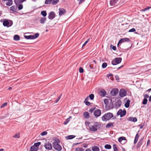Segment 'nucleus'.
Masks as SVG:
<instances>
[{"label": "nucleus", "instance_id": "obj_1", "mask_svg": "<svg viewBox=\"0 0 151 151\" xmlns=\"http://www.w3.org/2000/svg\"><path fill=\"white\" fill-rule=\"evenodd\" d=\"M113 116V114L110 112H108L105 114L101 117L102 120L103 121H107L110 120Z\"/></svg>", "mask_w": 151, "mask_h": 151}, {"label": "nucleus", "instance_id": "obj_2", "mask_svg": "<svg viewBox=\"0 0 151 151\" xmlns=\"http://www.w3.org/2000/svg\"><path fill=\"white\" fill-rule=\"evenodd\" d=\"M122 60L121 58H116L112 61L111 64L113 65H116L120 63Z\"/></svg>", "mask_w": 151, "mask_h": 151}, {"label": "nucleus", "instance_id": "obj_3", "mask_svg": "<svg viewBox=\"0 0 151 151\" xmlns=\"http://www.w3.org/2000/svg\"><path fill=\"white\" fill-rule=\"evenodd\" d=\"M54 148L58 151H60L62 150L61 146L57 142H55L53 143Z\"/></svg>", "mask_w": 151, "mask_h": 151}, {"label": "nucleus", "instance_id": "obj_4", "mask_svg": "<svg viewBox=\"0 0 151 151\" xmlns=\"http://www.w3.org/2000/svg\"><path fill=\"white\" fill-rule=\"evenodd\" d=\"M38 33H36L34 35H30L28 36H25V38L27 39H34L37 38L39 36Z\"/></svg>", "mask_w": 151, "mask_h": 151}, {"label": "nucleus", "instance_id": "obj_5", "mask_svg": "<svg viewBox=\"0 0 151 151\" xmlns=\"http://www.w3.org/2000/svg\"><path fill=\"white\" fill-rule=\"evenodd\" d=\"M126 111L125 110L123 111L122 109H120L117 113V115H120L121 117H122L125 116L126 114Z\"/></svg>", "mask_w": 151, "mask_h": 151}, {"label": "nucleus", "instance_id": "obj_6", "mask_svg": "<svg viewBox=\"0 0 151 151\" xmlns=\"http://www.w3.org/2000/svg\"><path fill=\"white\" fill-rule=\"evenodd\" d=\"M44 146L45 149L47 150H51L52 148L51 143L49 142L45 143Z\"/></svg>", "mask_w": 151, "mask_h": 151}, {"label": "nucleus", "instance_id": "obj_7", "mask_svg": "<svg viewBox=\"0 0 151 151\" xmlns=\"http://www.w3.org/2000/svg\"><path fill=\"white\" fill-rule=\"evenodd\" d=\"M101 114V111L100 110L97 109L95 110L93 113L94 116L96 117L99 116Z\"/></svg>", "mask_w": 151, "mask_h": 151}, {"label": "nucleus", "instance_id": "obj_8", "mask_svg": "<svg viewBox=\"0 0 151 151\" xmlns=\"http://www.w3.org/2000/svg\"><path fill=\"white\" fill-rule=\"evenodd\" d=\"M129 39L127 37L125 38H122L119 40V42L117 44V46H119V44H121L123 42H129Z\"/></svg>", "mask_w": 151, "mask_h": 151}, {"label": "nucleus", "instance_id": "obj_9", "mask_svg": "<svg viewBox=\"0 0 151 151\" xmlns=\"http://www.w3.org/2000/svg\"><path fill=\"white\" fill-rule=\"evenodd\" d=\"M126 92L124 89H122L120 90L119 92V96L121 97H123L126 95Z\"/></svg>", "mask_w": 151, "mask_h": 151}, {"label": "nucleus", "instance_id": "obj_10", "mask_svg": "<svg viewBox=\"0 0 151 151\" xmlns=\"http://www.w3.org/2000/svg\"><path fill=\"white\" fill-rule=\"evenodd\" d=\"M55 17V14L53 12H50L49 14L48 18L50 19H53Z\"/></svg>", "mask_w": 151, "mask_h": 151}, {"label": "nucleus", "instance_id": "obj_11", "mask_svg": "<svg viewBox=\"0 0 151 151\" xmlns=\"http://www.w3.org/2000/svg\"><path fill=\"white\" fill-rule=\"evenodd\" d=\"M59 15L60 16L66 13L65 9L63 8H60L59 9Z\"/></svg>", "mask_w": 151, "mask_h": 151}, {"label": "nucleus", "instance_id": "obj_12", "mask_svg": "<svg viewBox=\"0 0 151 151\" xmlns=\"http://www.w3.org/2000/svg\"><path fill=\"white\" fill-rule=\"evenodd\" d=\"M119 90L118 89L116 88L112 90L111 92V94L113 96L116 95L118 92Z\"/></svg>", "mask_w": 151, "mask_h": 151}, {"label": "nucleus", "instance_id": "obj_13", "mask_svg": "<svg viewBox=\"0 0 151 151\" xmlns=\"http://www.w3.org/2000/svg\"><path fill=\"white\" fill-rule=\"evenodd\" d=\"M127 120L128 121H131L135 122L137 121V119L135 117H129L127 118Z\"/></svg>", "mask_w": 151, "mask_h": 151}, {"label": "nucleus", "instance_id": "obj_14", "mask_svg": "<svg viewBox=\"0 0 151 151\" xmlns=\"http://www.w3.org/2000/svg\"><path fill=\"white\" fill-rule=\"evenodd\" d=\"M3 24L4 26L9 27L11 26L12 25V23L10 24V25H9V22L8 21L6 20L4 21Z\"/></svg>", "mask_w": 151, "mask_h": 151}, {"label": "nucleus", "instance_id": "obj_15", "mask_svg": "<svg viewBox=\"0 0 151 151\" xmlns=\"http://www.w3.org/2000/svg\"><path fill=\"white\" fill-rule=\"evenodd\" d=\"M106 94V92L104 90H102L100 91V95L101 96H105Z\"/></svg>", "mask_w": 151, "mask_h": 151}, {"label": "nucleus", "instance_id": "obj_16", "mask_svg": "<svg viewBox=\"0 0 151 151\" xmlns=\"http://www.w3.org/2000/svg\"><path fill=\"white\" fill-rule=\"evenodd\" d=\"M89 129L91 131L96 132L97 130V129L94 125H91L89 127Z\"/></svg>", "mask_w": 151, "mask_h": 151}, {"label": "nucleus", "instance_id": "obj_17", "mask_svg": "<svg viewBox=\"0 0 151 151\" xmlns=\"http://www.w3.org/2000/svg\"><path fill=\"white\" fill-rule=\"evenodd\" d=\"M114 122H109L106 125V128H109L114 127Z\"/></svg>", "mask_w": 151, "mask_h": 151}, {"label": "nucleus", "instance_id": "obj_18", "mask_svg": "<svg viewBox=\"0 0 151 151\" xmlns=\"http://www.w3.org/2000/svg\"><path fill=\"white\" fill-rule=\"evenodd\" d=\"M143 138H142L140 139L139 142H138L137 145V148L139 147L142 145L143 141Z\"/></svg>", "mask_w": 151, "mask_h": 151}, {"label": "nucleus", "instance_id": "obj_19", "mask_svg": "<svg viewBox=\"0 0 151 151\" xmlns=\"http://www.w3.org/2000/svg\"><path fill=\"white\" fill-rule=\"evenodd\" d=\"M92 150L93 151H99L100 149L99 147L95 146L92 147Z\"/></svg>", "mask_w": 151, "mask_h": 151}, {"label": "nucleus", "instance_id": "obj_20", "mask_svg": "<svg viewBox=\"0 0 151 151\" xmlns=\"http://www.w3.org/2000/svg\"><path fill=\"white\" fill-rule=\"evenodd\" d=\"M83 115L86 119H88L89 116V114L88 112H85L83 113Z\"/></svg>", "mask_w": 151, "mask_h": 151}, {"label": "nucleus", "instance_id": "obj_21", "mask_svg": "<svg viewBox=\"0 0 151 151\" xmlns=\"http://www.w3.org/2000/svg\"><path fill=\"white\" fill-rule=\"evenodd\" d=\"M15 3L16 4H19L22 3L24 1H26L27 0H14Z\"/></svg>", "mask_w": 151, "mask_h": 151}, {"label": "nucleus", "instance_id": "obj_22", "mask_svg": "<svg viewBox=\"0 0 151 151\" xmlns=\"http://www.w3.org/2000/svg\"><path fill=\"white\" fill-rule=\"evenodd\" d=\"M139 137V136L138 135V134L137 133L136 135V136H135V138L134 140V144H136L137 143V142L138 141Z\"/></svg>", "mask_w": 151, "mask_h": 151}, {"label": "nucleus", "instance_id": "obj_23", "mask_svg": "<svg viewBox=\"0 0 151 151\" xmlns=\"http://www.w3.org/2000/svg\"><path fill=\"white\" fill-rule=\"evenodd\" d=\"M72 118V117L70 116L64 122L63 124L64 125L67 124L70 121V119Z\"/></svg>", "mask_w": 151, "mask_h": 151}, {"label": "nucleus", "instance_id": "obj_24", "mask_svg": "<svg viewBox=\"0 0 151 151\" xmlns=\"http://www.w3.org/2000/svg\"><path fill=\"white\" fill-rule=\"evenodd\" d=\"M7 2L6 3V5L8 6H10L12 4V0H7Z\"/></svg>", "mask_w": 151, "mask_h": 151}, {"label": "nucleus", "instance_id": "obj_25", "mask_svg": "<svg viewBox=\"0 0 151 151\" xmlns=\"http://www.w3.org/2000/svg\"><path fill=\"white\" fill-rule=\"evenodd\" d=\"M38 149V148H37L33 145L30 148V151H37Z\"/></svg>", "mask_w": 151, "mask_h": 151}, {"label": "nucleus", "instance_id": "obj_26", "mask_svg": "<svg viewBox=\"0 0 151 151\" xmlns=\"http://www.w3.org/2000/svg\"><path fill=\"white\" fill-rule=\"evenodd\" d=\"M94 126H95V127H96V128H97V129H99L100 128L101 125L99 123L97 122H96L94 123Z\"/></svg>", "mask_w": 151, "mask_h": 151}, {"label": "nucleus", "instance_id": "obj_27", "mask_svg": "<svg viewBox=\"0 0 151 151\" xmlns=\"http://www.w3.org/2000/svg\"><path fill=\"white\" fill-rule=\"evenodd\" d=\"M130 103V101L129 100H127L124 104L125 107L126 108H128L129 106Z\"/></svg>", "mask_w": 151, "mask_h": 151}, {"label": "nucleus", "instance_id": "obj_28", "mask_svg": "<svg viewBox=\"0 0 151 151\" xmlns=\"http://www.w3.org/2000/svg\"><path fill=\"white\" fill-rule=\"evenodd\" d=\"M76 136L74 135H70L66 137L67 139H72L75 137Z\"/></svg>", "mask_w": 151, "mask_h": 151}, {"label": "nucleus", "instance_id": "obj_29", "mask_svg": "<svg viewBox=\"0 0 151 151\" xmlns=\"http://www.w3.org/2000/svg\"><path fill=\"white\" fill-rule=\"evenodd\" d=\"M14 39L16 41H18L20 40V37L18 35H15L14 36Z\"/></svg>", "mask_w": 151, "mask_h": 151}, {"label": "nucleus", "instance_id": "obj_30", "mask_svg": "<svg viewBox=\"0 0 151 151\" xmlns=\"http://www.w3.org/2000/svg\"><path fill=\"white\" fill-rule=\"evenodd\" d=\"M126 138L124 137H119L118 139V141L119 142H121L122 140H125Z\"/></svg>", "mask_w": 151, "mask_h": 151}, {"label": "nucleus", "instance_id": "obj_31", "mask_svg": "<svg viewBox=\"0 0 151 151\" xmlns=\"http://www.w3.org/2000/svg\"><path fill=\"white\" fill-rule=\"evenodd\" d=\"M20 137V134L19 133L15 134L12 136V137L15 138H19Z\"/></svg>", "mask_w": 151, "mask_h": 151}, {"label": "nucleus", "instance_id": "obj_32", "mask_svg": "<svg viewBox=\"0 0 151 151\" xmlns=\"http://www.w3.org/2000/svg\"><path fill=\"white\" fill-rule=\"evenodd\" d=\"M46 20V18H45V17L42 18H41L40 19V22L41 23L43 24L44 23Z\"/></svg>", "mask_w": 151, "mask_h": 151}, {"label": "nucleus", "instance_id": "obj_33", "mask_svg": "<svg viewBox=\"0 0 151 151\" xmlns=\"http://www.w3.org/2000/svg\"><path fill=\"white\" fill-rule=\"evenodd\" d=\"M40 144L41 143L40 142H38L36 143H35L33 145L37 148H38V147L40 145Z\"/></svg>", "mask_w": 151, "mask_h": 151}, {"label": "nucleus", "instance_id": "obj_34", "mask_svg": "<svg viewBox=\"0 0 151 151\" xmlns=\"http://www.w3.org/2000/svg\"><path fill=\"white\" fill-rule=\"evenodd\" d=\"M10 10L14 12H15L16 11V9L15 7V6H12L11 7H10Z\"/></svg>", "mask_w": 151, "mask_h": 151}, {"label": "nucleus", "instance_id": "obj_35", "mask_svg": "<svg viewBox=\"0 0 151 151\" xmlns=\"http://www.w3.org/2000/svg\"><path fill=\"white\" fill-rule=\"evenodd\" d=\"M52 2V4L55 5L59 2V0H53Z\"/></svg>", "mask_w": 151, "mask_h": 151}, {"label": "nucleus", "instance_id": "obj_36", "mask_svg": "<svg viewBox=\"0 0 151 151\" xmlns=\"http://www.w3.org/2000/svg\"><path fill=\"white\" fill-rule=\"evenodd\" d=\"M91 100H93L94 98V96L93 94H91L88 96Z\"/></svg>", "mask_w": 151, "mask_h": 151}, {"label": "nucleus", "instance_id": "obj_37", "mask_svg": "<svg viewBox=\"0 0 151 151\" xmlns=\"http://www.w3.org/2000/svg\"><path fill=\"white\" fill-rule=\"evenodd\" d=\"M104 147L106 149H109L111 148V147L110 145L106 144L105 145Z\"/></svg>", "mask_w": 151, "mask_h": 151}, {"label": "nucleus", "instance_id": "obj_38", "mask_svg": "<svg viewBox=\"0 0 151 151\" xmlns=\"http://www.w3.org/2000/svg\"><path fill=\"white\" fill-rule=\"evenodd\" d=\"M41 14L43 17H45L47 15V13L46 11H43L41 12Z\"/></svg>", "mask_w": 151, "mask_h": 151}, {"label": "nucleus", "instance_id": "obj_39", "mask_svg": "<svg viewBox=\"0 0 151 151\" xmlns=\"http://www.w3.org/2000/svg\"><path fill=\"white\" fill-rule=\"evenodd\" d=\"M107 65V64L106 63L104 62L103 63L102 65V68H106Z\"/></svg>", "mask_w": 151, "mask_h": 151}, {"label": "nucleus", "instance_id": "obj_40", "mask_svg": "<svg viewBox=\"0 0 151 151\" xmlns=\"http://www.w3.org/2000/svg\"><path fill=\"white\" fill-rule=\"evenodd\" d=\"M53 0H46L45 2V4H50Z\"/></svg>", "mask_w": 151, "mask_h": 151}, {"label": "nucleus", "instance_id": "obj_41", "mask_svg": "<svg viewBox=\"0 0 151 151\" xmlns=\"http://www.w3.org/2000/svg\"><path fill=\"white\" fill-rule=\"evenodd\" d=\"M76 150L77 151H84V150L83 148L79 147L76 148Z\"/></svg>", "mask_w": 151, "mask_h": 151}, {"label": "nucleus", "instance_id": "obj_42", "mask_svg": "<svg viewBox=\"0 0 151 151\" xmlns=\"http://www.w3.org/2000/svg\"><path fill=\"white\" fill-rule=\"evenodd\" d=\"M147 99L144 98L142 102V104L143 105H145L147 104Z\"/></svg>", "mask_w": 151, "mask_h": 151}, {"label": "nucleus", "instance_id": "obj_43", "mask_svg": "<svg viewBox=\"0 0 151 151\" xmlns=\"http://www.w3.org/2000/svg\"><path fill=\"white\" fill-rule=\"evenodd\" d=\"M47 132L46 131H44L41 133L40 134L41 136H44L47 134Z\"/></svg>", "mask_w": 151, "mask_h": 151}, {"label": "nucleus", "instance_id": "obj_44", "mask_svg": "<svg viewBox=\"0 0 151 151\" xmlns=\"http://www.w3.org/2000/svg\"><path fill=\"white\" fill-rule=\"evenodd\" d=\"M104 102L106 106L107 105V104L109 102V100L107 99H105L104 100Z\"/></svg>", "mask_w": 151, "mask_h": 151}, {"label": "nucleus", "instance_id": "obj_45", "mask_svg": "<svg viewBox=\"0 0 151 151\" xmlns=\"http://www.w3.org/2000/svg\"><path fill=\"white\" fill-rule=\"evenodd\" d=\"M116 4V2L114 1H110V5L111 6L114 5Z\"/></svg>", "mask_w": 151, "mask_h": 151}, {"label": "nucleus", "instance_id": "obj_46", "mask_svg": "<svg viewBox=\"0 0 151 151\" xmlns=\"http://www.w3.org/2000/svg\"><path fill=\"white\" fill-rule=\"evenodd\" d=\"M150 8H151V7H147L145 9H142L141 11L144 12L149 9Z\"/></svg>", "mask_w": 151, "mask_h": 151}, {"label": "nucleus", "instance_id": "obj_47", "mask_svg": "<svg viewBox=\"0 0 151 151\" xmlns=\"http://www.w3.org/2000/svg\"><path fill=\"white\" fill-rule=\"evenodd\" d=\"M113 147L114 151H118V149L116 147V145H114Z\"/></svg>", "mask_w": 151, "mask_h": 151}, {"label": "nucleus", "instance_id": "obj_48", "mask_svg": "<svg viewBox=\"0 0 151 151\" xmlns=\"http://www.w3.org/2000/svg\"><path fill=\"white\" fill-rule=\"evenodd\" d=\"M62 96V94H61L60 96H59L57 98V99L55 101V103H57L58 101L60 100V99L61 97Z\"/></svg>", "mask_w": 151, "mask_h": 151}, {"label": "nucleus", "instance_id": "obj_49", "mask_svg": "<svg viewBox=\"0 0 151 151\" xmlns=\"http://www.w3.org/2000/svg\"><path fill=\"white\" fill-rule=\"evenodd\" d=\"M79 72L80 73H83L84 72L83 68L82 67H80L79 68Z\"/></svg>", "mask_w": 151, "mask_h": 151}, {"label": "nucleus", "instance_id": "obj_50", "mask_svg": "<svg viewBox=\"0 0 151 151\" xmlns=\"http://www.w3.org/2000/svg\"><path fill=\"white\" fill-rule=\"evenodd\" d=\"M7 105V103L6 102H5L3 103L1 106V108H4L5 106H6Z\"/></svg>", "mask_w": 151, "mask_h": 151}, {"label": "nucleus", "instance_id": "obj_51", "mask_svg": "<svg viewBox=\"0 0 151 151\" xmlns=\"http://www.w3.org/2000/svg\"><path fill=\"white\" fill-rule=\"evenodd\" d=\"M89 40V39H88L87 40L84 42V43L82 45V47H83L85 46V45H86V44L88 42Z\"/></svg>", "mask_w": 151, "mask_h": 151}, {"label": "nucleus", "instance_id": "obj_52", "mask_svg": "<svg viewBox=\"0 0 151 151\" xmlns=\"http://www.w3.org/2000/svg\"><path fill=\"white\" fill-rule=\"evenodd\" d=\"M23 5L22 4H20L18 6V9L19 10L22 9L23 8Z\"/></svg>", "mask_w": 151, "mask_h": 151}, {"label": "nucleus", "instance_id": "obj_53", "mask_svg": "<svg viewBox=\"0 0 151 151\" xmlns=\"http://www.w3.org/2000/svg\"><path fill=\"white\" fill-rule=\"evenodd\" d=\"M84 103H85L86 105L87 106H89L91 104V103L88 101L84 102Z\"/></svg>", "mask_w": 151, "mask_h": 151}, {"label": "nucleus", "instance_id": "obj_54", "mask_svg": "<svg viewBox=\"0 0 151 151\" xmlns=\"http://www.w3.org/2000/svg\"><path fill=\"white\" fill-rule=\"evenodd\" d=\"M95 108H96V107H93V108L90 109L89 110V112L90 113H92L93 111H94V110Z\"/></svg>", "mask_w": 151, "mask_h": 151}, {"label": "nucleus", "instance_id": "obj_55", "mask_svg": "<svg viewBox=\"0 0 151 151\" xmlns=\"http://www.w3.org/2000/svg\"><path fill=\"white\" fill-rule=\"evenodd\" d=\"M136 31L135 29L134 28H133L132 29H130L129 31V32H134Z\"/></svg>", "mask_w": 151, "mask_h": 151}, {"label": "nucleus", "instance_id": "obj_56", "mask_svg": "<svg viewBox=\"0 0 151 151\" xmlns=\"http://www.w3.org/2000/svg\"><path fill=\"white\" fill-rule=\"evenodd\" d=\"M83 146L84 147L86 148L88 146V145L86 143H83Z\"/></svg>", "mask_w": 151, "mask_h": 151}, {"label": "nucleus", "instance_id": "obj_57", "mask_svg": "<svg viewBox=\"0 0 151 151\" xmlns=\"http://www.w3.org/2000/svg\"><path fill=\"white\" fill-rule=\"evenodd\" d=\"M149 97V95L147 94H145L144 95V98L147 99V98H148Z\"/></svg>", "mask_w": 151, "mask_h": 151}, {"label": "nucleus", "instance_id": "obj_58", "mask_svg": "<svg viewBox=\"0 0 151 151\" xmlns=\"http://www.w3.org/2000/svg\"><path fill=\"white\" fill-rule=\"evenodd\" d=\"M115 78H116V80L117 81L119 80V77L118 76H115Z\"/></svg>", "mask_w": 151, "mask_h": 151}, {"label": "nucleus", "instance_id": "obj_59", "mask_svg": "<svg viewBox=\"0 0 151 151\" xmlns=\"http://www.w3.org/2000/svg\"><path fill=\"white\" fill-rule=\"evenodd\" d=\"M118 103L119 106H121V101H119L117 102H116V103Z\"/></svg>", "mask_w": 151, "mask_h": 151}, {"label": "nucleus", "instance_id": "obj_60", "mask_svg": "<svg viewBox=\"0 0 151 151\" xmlns=\"http://www.w3.org/2000/svg\"><path fill=\"white\" fill-rule=\"evenodd\" d=\"M88 96H87L86 98V99H85L84 101V102H86V101H87L88 100Z\"/></svg>", "mask_w": 151, "mask_h": 151}, {"label": "nucleus", "instance_id": "obj_61", "mask_svg": "<svg viewBox=\"0 0 151 151\" xmlns=\"http://www.w3.org/2000/svg\"><path fill=\"white\" fill-rule=\"evenodd\" d=\"M84 0H80L79 2V4H81L83 1H84Z\"/></svg>", "mask_w": 151, "mask_h": 151}, {"label": "nucleus", "instance_id": "obj_62", "mask_svg": "<svg viewBox=\"0 0 151 151\" xmlns=\"http://www.w3.org/2000/svg\"><path fill=\"white\" fill-rule=\"evenodd\" d=\"M113 76V75L112 74H110L107 75V77H112Z\"/></svg>", "mask_w": 151, "mask_h": 151}, {"label": "nucleus", "instance_id": "obj_63", "mask_svg": "<svg viewBox=\"0 0 151 151\" xmlns=\"http://www.w3.org/2000/svg\"><path fill=\"white\" fill-rule=\"evenodd\" d=\"M150 140H149L147 141V146H148L150 144Z\"/></svg>", "mask_w": 151, "mask_h": 151}, {"label": "nucleus", "instance_id": "obj_64", "mask_svg": "<svg viewBox=\"0 0 151 151\" xmlns=\"http://www.w3.org/2000/svg\"><path fill=\"white\" fill-rule=\"evenodd\" d=\"M85 151H91V150L90 149H88Z\"/></svg>", "mask_w": 151, "mask_h": 151}]
</instances>
